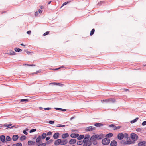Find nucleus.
<instances>
[{"instance_id":"obj_12","label":"nucleus","mask_w":146,"mask_h":146,"mask_svg":"<svg viewBox=\"0 0 146 146\" xmlns=\"http://www.w3.org/2000/svg\"><path fill=\"white\" fill-rule=\"evenodd\" d=\"M79 135V134L78 133H72L70 135V136L72 138H77Z\"/></svg>"},{"instance_id":"obj_57","label":"nucleus","mask_w":146,"mask_h":146,"mask_svg":"<svg viewBox=\"0 0 146 146\" xmlns=\"http://www.w3.org/2000/svg\"><path fill=\"white\" fill-rule=\"evenodd\" d=\"M51 109V108H44V109L45 110H50Z\"/></svg>"},{"instance_id":"obj_45","label":"nucleus","mask_w":146,"mask_h":146,"mask_svg":"<svg viewBox=\"0 0 146 146\" xmlns=\"http://www.w3.org/2000/svg\"><path fill=\"white\" fill-rule=\"evenodd\" d=\"M136 131L137 132H141V129L140 128H137L136 129Z\"/></svg>"},{"instance_id":"obj_3","label":"nucleus","mask_w":146,"mask_h":146,"mask_svg":"<svg viewBox=\"0 0 146 146\" xmlns=\"http://www.w3.org/2000/svg\"><path fill=\"white\" fill-rule=\"evenodd\" d=\"M101 102H106L107 103H113L116 102V100L114 98H110L102 100H101Z\"/></svg>"},{"instance_id":"obj_11","label":"nucleus","mask_w":146,"mask_h":146,"mask_svg":"<svg viewBox=\"0 0 146 146\" xmlns=\"http://www.w3.org/2000/svg\"><path fill=\"white\" fill-rule=\"evenodd\" d=\"M111 146H117V142L115 140H113L110 143Z\"/></svg>"},{"instance_id":"obj_38","label":"nucleus","mask_w":146,"mask_h":146,"mask_svg":"<svg viewBox=\"0 0 146 146\" xmlns=\"http://www.w3.org/2000/svg\"><path fill=\"white\" fill-rule=\"evenodd\" d=\"M121 127V126H118L117 127H115V128H114L113 130H115L118 129H119Z\"/></svg>"},{"instance_id":"obj_23","label":"nucleus","mask_w":146,"mask_h":146,"mask_svg":"<svg viewBox=\"0 0 146 146\" xmlns=\"http://www.w3.org/2000/svg\"><path fill=\"white\" fill-rule=\"evenodd\" d=\"M103 124L101 123H96L94 124V126L97 127H100L103 126Z\"/></svg>"},{"instance_id":"obj_41","label":"nucleus","mask_w":146,"mask_h":146,"mask_svg":"<svg viewBox=\"0 0 146 146\" xmlns=\"http://www.w3.org/2000/svg\"><path fill=\"white\" fill-rule=\"evenodd\" d=\"M41 72V70H39L38 71H37L36 72H35L34 73H33L32 74H36L38 73H40Z\"/></svg>"},{"instance_id":"obj_20","label":"nucleus","mask_w":146,"mask_h":146,"mask_svg":"<svg viewBox=\"0 0 146 146\" xmlns=\"http://www.w3.org/2000/svg\"><path fill=\"white\" fill-rule=\"evenodd\" d=\"M145 141L140 142L138 143V146H145Z\"/></svg>"},{"instance_id":"obj_18","label":"nucleus","mask_w":146,"mask_h":146,"mask_svg":"<svg viewBox=\"0 0 146 146\" xmlns=\"http://www.w3.org/2000/svg\"><path fill=\"white\" fill-rule=\"evenodd\" d=\"M69 136V134L67 133H66L63 134L62 135V137L63 139H65L68 137Z\"/></svg>"},{"instance_id":"obj_8","label":"nucleus","mask_w":146,"mask_h":146,"mask_svg":"<svg viewBox=\"0 0 146 146\" xmlns=\"http://www.w3.org/2000/svg\"><path fill=\"white\" fill-rule=\"evenodd\" d=\"M62 141L61 139H58L55 141L54 142V145L55 146L58 145L59 144L61 145V143Z\"/></svg>"},{"instance_id":"obj_19","label":"nucleus","mask_w":146,"mask_h":146,"mask_svg":"<svg viewBox=\"0 0 146 146\" xmlns=\"http://www.w3.org/2000/svg\"><path fill=\"white\" fill-rule=\"evenodd\" d=\"M19 136L18 135H13L12 137V139L13 141H15L18 139Z\"/></svg>"},{"instance_id":"obj_60","label":"nucleus","mask_w":146,"mask_h":146,"mask_svg":"<svg viewBox=\"0 0 146 146\" xmlns=\"http://www.w3.org/2000/svg\"><path fill=\"white\" fill-rule=\"evenodd\" d=\"M31 32L30 31H29L27 32V33L28 34H30Z\"/></svg>"},{"instance_id":"obj_50","label":"nucleus","mask_w":146,"mask_h":146,"mask_svg":"<svg viewBox=\"0 0 146 146\" xmlns=\"http://www.w3.org/2000/svg\"><path fill=\"white\" fill-rule=\"evenodd\" d=\"M57 85H59L60 86H64V84H61V83H57Z\"/></svg>"},{"instance_id":"obj_33","label":"nucleus","mask_w":146,"mask_h":146,"mask_svg":"<svg viewBox=\"0 0 146 146\" xmlns=\"http://www.w3.org/2000/svg\"><path fill=\"white\" fill-rule=\"evenodd\" d=\"M55 109L56 110H60L62 111H66V110L64 109H62L60 108H55Z\"/></svg>"},{"instance_id":"obj_26","label":"nucleus","mask_w":146,"mask_h":146,"mask_svg":"<svg viewBox=\"0 0 146 146\" xmlns=\"http://www.w3.org/2000/svg\"><path fill=\"white\" fill-rule=\"evenodd\" d=\"M13 146H22V144L21 143H18L13 144Z\"/></svg>"},{"instance_id":"obj_37","label":"nucleus","mask_w":146,"mask_h":146,"mask_svg":"<svg viewBox=\"0 0 146 146\" xmlns=\"http://www.w3.org/2000/svg\"><path fill=\"white\" fill-rule=\"evenodd\" d=\"M16 53L13 51H11L10 52V54L11 55H14Z\"/></svg>"},{"instance_id":"obj_52","label":"nucleus","mask_w":146,"mask_h":146,"mask_svg":"<svg viewBox=\"0 0 146 146\" xmlns=\"http://www.w3.org/2000/svg\"><path fill=\"white\" fill-rule=\"evenodd\" d=\"M49 32L48 31L46 32L43 35L44 36L46 35H47L48 34H49Z\"/></svg>"},{"instance_id":"obj_4","label":"nucleus","mask_w":146,"mask_h":146,"mask_svg":"<svg viewBox=\"0 0 146 146\" xmlns=\"http://www.w3.org/2000/svg\"><path fill=\"white\" fill-rule=\"evenodd\" d=\"M110 142V139L107 138H105L103 139L102 140V143L104 145H108Z\"/></svg>"},{"instance_id":"obj_61","label":"nucleus","mask_w":146,"mask_h":146,"mask_svg":"<svg viewBox=\"0 0 146 146\" xmlns=\"http://www.w3.org/2000/svg\"><path fill=\"white\" fill-rule=\"evenodd\" d=\"M24 65H27V66H30V64H24Z\"/></svg>"},{"instance_id":"obj_15","label":"nucleus","mask_w":146,"mask_h":146,"mask_svg":"<svg viewBox=\"0 0 146 146\" xmlns=\"http://www.w3.org/2000/svg\"><path fill=\"white\" fill-rule=\"evenodd\" d=\"M76 142V139H71L69 142V143L70 144H74Z\"/></svg>"},{"instance_id":"obj_44","label":"nucleus","mask_w":146,"mask_h":146,"mask_svg":"<svg viewBox=\"0 0 146 146\" xmlns=\"http://www.w3.org/2000/svg\"><path fill=\"white\" fill-rule=\"evenodd\" d=\"M109 127H113L114 128L116 126L115 125H114V124H111V125H110L109 126Z\"/></svg>"},{"instance_id":"obj_17","label":"nucleus","mask_w":146,"mask_h":146,"mask_svg":"<svg viewBox=\"0 0 146 146\" xmlns=\"http://www.w3.org/2000/svg\"><path fill=\"white\" fill-rule=\"evenodd\" d=\"M41 139H42L41 137V136L39 135L36 139V141L37 143H39L42 142V141H41Z\"/></svg>"},{"instance_id":"obj_43","label":"nucleus","mask_w":146,"mask_h":146,"mask_svg":"<svg viewBox=\"0 0 146 146\" xmlns=\"http://www.w3.org/2000/svg\"><path fill=\"white\" fill-rule=\"evenodd\" d=\"M46 134V135H51L52 134V132L51 131H49Z\"/></svg>"},{"instance_id":"obj_21","label":"nucleus","mask_w":146,"mask_h":146,"mask_svg":"<svg viewBox=\"0 0 146 146\" xmlns=\"http://www.w3.org/2000/svg\"><path fill=\"white\" fill-rule=\"evenodd\" d=\"M36 146H46V143H42V142L39 143L38 144L36 143Z\"/></svg>"},{"instance_id":"obj_58","label":"nucleus","mask_w":146,"mask_h":146,"mask_svg":"<svg viewBox=\"0 0 146 146\" xmlns=\"http://www.w3.org/2000/svg\"><path fill=\"white\" fill-rule=\"evenodd\" d=\"M50 139V137H47L46 138V141H47L49 140Z\"/></svg>"},{"instance_id":"obj_32","label":"nucleus","mask_w":146,"mask_h":146,"mask_svg":"<svg viewBox=\"0 0 146 146\" xmlns=\"http://www.w3.org/2000/svg\"><path fill=\"white\" fill-rule=\"evenodd\" d=\"M95 31V29H92V30L91 31L90 33V35L92 36V35L94 33Z\"/></svg>"},{"instance_id":"obj_64","label":"nucleus","mask_w":146,"mask_h":146,"mask_svg":"<svg viewBox=\"0 0 146 146\" xmlns=\"http://www.w3.org/2000/svg\"><path fill=\"white\" fill-rule=\"evenodd\" d=\"M35 66V65H34V64H31V65H30V66Z\"/></svg>"},{"instance_id":"obj_22","label":"nucleus","mask_w":146,"mask_h":146,"mask_svg":"<svg viewBox=\"0 0 146 146\" xmlns=\"http://www.w3.org/2000/svg\"><path fill=\"white\" fill-rule=\"evenodd\" d=\"M84 136L83 135H81L77 137V139L78 140H80L84 137Z\"/></svg>"},{"instance_id":"obj_29","label":"nucleus","mask_w":146,"mask_h":146,"mask_svg":"<svg viewBox=\"0 0 146 146\" xmlns=\"http://www.w3.org/2000/svg\"><path fill=\"white\" fill-rule=\"evenodd\" d=\"M15 50L16 52H19L20 51H21L22 50L21 49H19L18 48H16L15 49Z\"/></svg>"},{"instance_id":"obj_63","label":"nucleus","mask_w":146,"mask_h":146,"mask_svg":"<svg viewBox=\"0 0 146 146\" xmlns=\"http://www.w3.org/2000/svg\"><path fill=\"white\" fill-rule=\"evenodd\" d=\"M21 45L23 46H25V45L23 43L21 44Z\"/></svg>"},{"instance_id":"obj_46","label":"nucleus","mask_w":146,"mask_h":146,"mask_svg":"<svg viewBox=\"0 0 146 146\" xmlns=\"http://www.w3.org/2000/svg\"><path fill=\"white\" fill-rule=\"evenodd\" d=\"M103 3V2L102 1H100L99 2H98V3L97 5L98 6H100L101 4Z\"/></svg>"},{"instance_id":"obj_24","label":"nucleus","mask_w":146,"mask_h":146,"mask_svg":"<svg viewBox=\"0 0 146 146\" xmlns=\"http://www.w3.org/2000/svg\"><path fill=\"white\" fill-rule=\"evenodd\" d=\"M113 135L112 133H110L109 134H106V137L110 138L112 137Z\"/></svg>"},{"instance_id":"obj_2","label":"nucleus","mask_w":146,"mask_h":146,"mask_svg":"<svg viewBox=\"0 0 146 146\" xmlns=\"http://www.w3.org/2000/svg\"><path fill=\"white\" fill-rule=\"evenodd\" d=\"M83 141L84 143L83 146H90L91 145L90 139L89 140V139H88V138H84Z\"/></svg>"},{"instance_id":"obj_48","label":"nucleus","mask_w":146,"mask_h":146,"mask_svg":"<svg viewBox=\"0 0 146 146\" xmlns=\"http://www.w3.org/2000/svg\"><path fill=\"white\" fill-rule=\"evenodd\" d=\"M53 141V140L52 139H50L46 143H50L52 142Z\"/></svg>"},{"instance_id":"obj_35","label":"nucleus","mask_w":146,"mask_h":146,"mask_svg":"<svg viewBox=\"0 0 146 146\" xmlns=\"http://www.w3.org/2000/svg\"><path fill=\"white\" fill-rule=\"evenodd\" d=\"M65 126V125H63L61 124H58L57 125V127H63Z\"/></svg>"},{"instance_id":"obj_36","label":"nucleus","mask_w":146,"mask_h":146,"mask_svg":"<svg viewBox=\"0 0 146 146\" xmlns=\"http://www.w3.org/2000/svg\"><path fill=\"white\" fill-rule=\"evenodd\" d=\"M12 125V124L11 123L7 124H5L4 125V126L5 127H9Z\"/></svg>"},{"instance_id":"obj_51","label":"nucleus","mask_w":146,"mask_h":146,"mask_svg":"<svg viewBox=\"0 0 146 146\" xmlns=\"http://www.w3.org/2000/svg\"><path fill=\"white\" fill-rule=\"evenodd\" d=\"M90 137V135L89 134H87L85 136V138H88V139H89Z\"/></svg>"},{"instance_id":"obj_54","label":"nucleus","mask_w":146,"mask_h":146,"mask_svg":"<svg viewBox=\"0 0 146 146\" xmlns=\"http://www.w3.org/2000/svg\"><path fill=\"white\" fill-rule=\"evenodd\" d=\"M23 133L24 134H25V135H27V134H28V133H27V132H26V130H23Z\"/></svg>"},{"instance_id":"obj_55","label":"nucleus","mask_w":146,"mask_h":146,"mask_svg":"<svg viewBox=\"0 0 146 146\" xmlns=\"http://www.w3.org/2000/svg\"><path fill=\"white\" fill-rule=\"evenodd\" d=\"M69 3V2H64L63 4V5H62V6L64 5H66V4H67V3Z\"/></svg>"},{"instance_id":"obj_13","label":"nucleus","mask_w":146,"mask_h":146,"mask_svg":"<svg viewBox=\"0 0 146 146\" xmlns=\"http://www.w3.org/2000/svg\"><path fill=\"white\" fill-rule=\"evenodd\" d=\"M28 145L29 146H31L35 144H36V143L35 141H28Z\"/></svg>"},{"instance_id":"obj_10","label":"nucleus","mask_w":146,"mask_h":146,"mask_svg":"<svg viewBox=\"0 0 146 146\" xmlns=\"http://www.w3.org/2000/svg\"><path fill=\"white\" fill-rule=\"evenodd\" d=\"M59 135L60 134L59 133H56L53 135V138L54 139H56L59 138Z\"/></svg>"},{"instance_id":"obj_9","label":"nucleus","mask_w":146,"mask_h":146,"mask_svg":"<svg viewBox=\"0 0 146 146\" xmlns=\"http://www.w3.org/2000/svg\"><path fill=\"white\" fill-rule=\"evenodd\" d=\"M117 137L119 139L121 140L124 137V134L121 133H119L117 135Z\"/></svg>"},{"instance_id":"obj_14","label":"nucleus","mask_w":146,"mask_h":146,"mask_svg":"<svg viewBox=\"0 0 146 146\" xmlns=\"http://www.w3.org/2000/svg\"><path fill=\"white\" fill-rule=\"evenodd\" d=\"M0 139L3 143H4L5 142V137L4 135H2L0 137Z\"/></svg>"},{"instance_id":"obj_6","label":"nucleus","mask_w":146,"mask_h":146,"mask_svg":"<svg viewBox=\"0 0 146 146\" xmlns=\"http://www.w3.org/2000/svg\"><path fill=\"white\" fill-rule=\"evenodd\" d=\"M131 137L133 140L134 141L137 140L138 138L137 135L134 133L131 134Z\"/></svg>"},{"instance_id":"obj_1","label":"nucleus","mask_w":146,"mask_h":146,"mask_svg":"<svg viewBox=\"0 0 146 146\" xmlns=\"http://www.w3.org/2000/svg\"><path fill=\"white\" fill-rule=\"evenodd\" d=\"M104 136V135L101 134L100 135L96 134L92 135L90 138L91 145L92 143L94 145L97 143V140H100L103 138Z\"/></svg>"},{"instance_id":"obj_49","label":"nucleus","mask_w":146,"mask_h":146,"mask_svg":"<svg viewBox=\"0 0 146 146\" xmlns=\"http://www.w3.org/2000/svg\"><path fill=\"white\" fill-rule=\"evenodd\" d=\"M142 125L143 126H144V125H146V121H143L142 123Z\"/></svg>"},{"instance_id":"obj_40","label":"nucleus","mask_w":146,"mask_h":146,"mask_svg":"<svg viewBox=\"0 0 146 146\" xmlns=\"http://www.w3.org/2000/svg\"><path fill=\"white\" fill-rule=\"evenodd\" d=\"M124 137L125 138H129L128 137V135L127 134V133H125L124 134Z\"/></svg>"},{"instance_id":"obj_25","label":"nucleus","mask_w":146,"mask_h":146,"mask_svg":"<svg viewBox=\"0 0 146 146\" xmlns=\"http://www.w3.org/2000/svg\"><path fill=\"white\" fill-rule=\"evenodd\" d=\"M46 136V134L45 133L42 134V136H41V137L42 139H44Z\"/></svg>"},{"instance_id":"obj_56","label":"nucleus","mask_w":146,"mask_h":146,"mask_svg":"<svg viewBox=\"0 0 146 146\" xmlns=\"http://www.w3.org/2000/svg\"><path fill=\"white\" fill-rule=\"evenodd\" d=\"M54 123V121H50L49 122V123L50 124H52Z\"/></svg>"},{"instance_id":"obj_62","label":"nucleus","mask_w":146,"mask_h":146,"mask_svg":"<svg viewBox=\"0 0 146 146\" xmlns=\"http://www.w3.org/2000/svg\"><path fill=\"white\" fill-rule=\"evenodd\" d=\"M51 1H49L48 3V4H50V3H51Z\"/></svg>"},{"instance_id":"obj_59","label":"nucleus","mask_w":146,"mask_h":146,"mask_svg":"<svg viewBox=\"0 0 146 146\" xmlns=\"http://www.w3.org/2000/svg\"><path fill=\"white\" fill-rule=\"evenodd\" d=\"M38 12H39V13H40V14H41L42 13V11L40 9H39L38 10Z\"/></svg>"},{"instance_id":"obj_27","label":"nucleus","mask_w":146,"mask_h":146,"mask_svg":"<svg viewBox=\"0 0 146 146\" xmlns=\"http://www.w3.org/2000/svg\"><path fill=\"white\" fill-rule=\"evenodd\" d=\"M139 118L137 117L135 119L131 121L130 122L131 123H133L135 122H136L138 119Z\"/></svg>"},{"instance_id":"obj_47","label":"nucleus","mask_w":146,"mask_h":146,"mask_svg":"<svg viewBox=\"0 0 146 146\" xmlns=\"http://www.w3.org/2000/svg\"><path fill=\"white\" fill-rule=\"evenodd\" d=\"M35 15L36 17H37L38 15V11H36L35 13Z\"/></svg>"},{"instance_id":"obj_28","label":"nucleus","mask_w":146,"mask_h":146,"mask_svg":"<svg viewBox=\"0 0 146 146\" xmlns=\"http://www.w3.org/2000/svg\"><path fill=\"white\" fill-rule=\"evenodd\" d=\"M26 139V137L25 135H22L20 138V139L21 141H23Z\"/></svg>"},{"instance_id":"obj_53","label":"nucleus","mask_w":146,"mask_h":146,"mask_svg":"<svg viewBox=\"0 0 146 146\" xmlns=\"http://www.w3.org/2000/svg\"><path fill=\"white\" fill-rule=\"evenodd\" d=\"M51 84H53L55 85H57V83H56V82H53V83H49V84L50 85Z\"/></svg>"},{"instance_id":"obj_5","label":"nucleus","mask_w":146,"mask_h":146,"mask_svg":"<svg viewBox=\"0 0 146 146\" xmlns=\"http://www.w3.org/2000/svg\"><path fill=\"white\" fill-rule=\"evenodd\" d=\"M127 142L124 141L123 140L122 141L121 143H123L124 144H129L132 143H133V141H132L131 140L130 138H127Z\"/></svg>"},{"instance_id":"obj_39","label":"nucleus","mask_w":146,"mask_h":146,"mask_svg":"<svg viewBox=\"0 0 146 146\" xmlns=\"http://www.w3.org/2000/svg\"><path fill=\"white\" fill-rule=\"evenodd\" d=\"M36 131V129H32L29 132L31 133Z\"/></svg>"},{"instance_id":"obj_7","label":"nucleus","mask_w":146,"mask_h":146,"mask_svg":"<svg viewBox=\"0 0 146 146\" xmlns=\"http://www.w3.org/2000/svg\"><path fill=\"white\" fill-rule=\"evenodd\" d=\"M96 129L95 127L91 126L87 127L85 129L86 131H91Z\"/></svg>"},{"instance_id":"obj_34","label":"nucleus","mask_w":146,"mask_h":146,"mask_svg":"<svg viewBox=\"0 0 146 146\" xmlns=\"http://www.w3.org/2000/svg\"><path fill=\"white\" fill-rule=\"evenodd\" d=\"M21 102H28V100L27 99H22L21 100Z\"/></svg>"},{"instance_id":"obj_16","label":"nucleus","mask_w":146,"mask_h":146,"mask_svg":"<svg viewBox=\"0 0 146 146\" xmlns=\"http://www.w3.org/2000/svg\"><path fill=\"white\" fill-rule=\"evenodd\" d=\"M62 142L61 143V145H64L66 144L68 142V141L67 139H63L62 140Z\"/></svg>"},{"instance_id":"obj_30","label":"nucleus","mask_w":146,"mask_h":146,"mask_svg":"<svg viewBox=\"0 0 146 146\" xmlns=\"http://www.w3.org/2000/svg\"><path fill=\"white\" fill-rule=\"evenodd\" d=\"M83 143V141H79L77 142V144L78 145H80L82 144Z\"/></svg>"},{"instance_id":"obj_31","label":"nucleus","mask_w":146,"mask_h":146,"mask_svg":"<svg viewBox=\"0 0 146 146\" xmlns=\"http://www.w3.org/2000/svg\"><path fill=\"white\" fill-rule=\"evenodd\" d=\"M6 140L7 141H9L11 140V138L10 136H7L6 137Z\"/></svg>"},{"instance_id":"obj_42","label":"nucleus","mask_w":146,"mask_h":146,"mask_svg":"<svg viewBox=\"0 0 146 146\" xmlns=\"http://www.w3.org/2000/svg\"><path fill=\"white\" fill-rule=\"evenodd\" d=\"M65 68V67L64 66H61L60 68H56L55 69H52V70H58V69H60V68Z\"/></svg>"}]
</instances>
